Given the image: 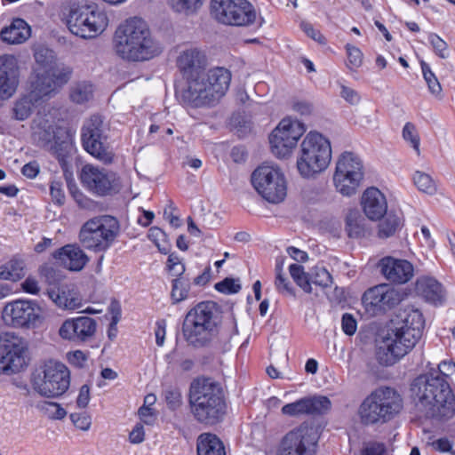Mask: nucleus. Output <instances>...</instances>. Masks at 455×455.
I'll return each mask as SVG.
<instances>
[{
  "label": "nucleus",
  "mask_w": 455,
  "mask_h": 455,
  "mask_svg": "<svg viewBox=\"0 0 455 455\" xmlns=\"http://www.w3.org/2000/svg\"><path fill=\"white\" fill-rule=\"evenodd\" d=\"M455 363L441 362L436 369L418 376L411 384V392L429 419L446 420L455 414V395L451 388V376Z\"/></svg>",
  "instance_id": "f257e3e1"
},
{
  "label": "nucleus",
  "mask_w": 455,
  "mask_h": 455,
  "mask_svg": "<svg viewBox=\"0 0 455 455\" xmlns=\"http://www.w3.org/2000/svg\"><path fill=\"white\" fill-rule=\"evenodd\" d=\"M113 41L116 54L128 61L148 60L159 52L148 24L139 17L120 24Z\"/></svg>",
  "instance_id": "f03ea898"
},
{
  "label": "nucleus",
  "mask_w": 455,
  "mask_h": 455,
  "mask_svg": "<svg viewBox=\"0 0 455 455\" xmlns=\"http://www.w3.org/2000/svg\"><path fill=\"white\" fill-rule=\"evenodd\" d=\"M220 324L221 310L218 303L201 301L187 312L182 323V335L189 346L206 347L218 338Z\"/></svg>",
  "instance_id": "7ed1b4c3"
},
{
  "label": "nucleus",
  "mask_w": 455,
  "mask_h": 455,
  "mask_svg": "<svg viewBox=\"0 0 455 455\" xmlns=\"http://www.w3.org/2000/svg\"><path fill=\"white\" fill-rule=\"evenodd\" d=\"M188 402L195 421L204 427L220 423L227 414L223 389L209 379L192 384Z\"/></svg>",
  "instance_id": "20e7f679"
},
{
  "label": "nucleus",
  "mask_w": 455,
  "mask_h": 455,
  "mask_svg": "<svg viewBox=\"0 0 455 455\" xmlns=\"http://www.w3.org/2000/svg\"><path fill=\"white\" fill-rule=\"evenodd\" d=\"M403 410V398L395 387L380 386L372 390L358 408L360 422L364 426L387 424Z\"/></svg>",
  "instance_id": "39448f33"
},
{
  "label": "nucleus",
  "mask_w": 455,
  "mask_h": 455,
  "mask_svg": "<svg viewBox=\"0 0 455 455\" xmlns=\"http://www.w3.org/2000/svg\"><path fill=\"white\" fill-rule=\"evenodd\" d=\"M231 72L223 67L204 69L196 79L191 82L186 99L196 107L212 106L228 92L231 82Z\"/></svg>",
  "instance_id": "423d86ee"
},
{
  "label": "nucleus",
  "mask_w": 455,
  "mask_h": 455,
  "mask_svg": "<svg viewBox=\"0 0 455 455\" xmlns=\"http://www.w3.org/2000/svg\"><path fill=\"white\" fill-rule=\"evenodd\" d=\"M331 160L330 140L317 132H309L300 145L297 169L304 178H311L324 171Z\"/></svg>",
  "instance_id": "0eeeda50"
},
{
  "label": "nucleus",
  "mask_w": 455,
  "mask_h": 455,
  "mask_svg": "<svg viewBox=\"0 0 455 455\" xmlns=\"http://www.w3.org/2000/svg\"><path fill=\"white\" fill-rule=\"evenodd\" d=\"M70 381L68 367L58 360L48 359L37 368L33 385L41 395L55 398L61 396L68 390Z\"/></svg>",
  "instance_id": "6e6552de"
},
{
  "label": "nucleus",
  "mask_w": 455,
  "mask_h": 455,
  "mask_svg": "<svg viewBox=\"0 0 455 455\" xmlns=\"http://www.w3.org/2000/svg\"><path fill=\"white\" fill-rule=\"evenodd\" d=\"M119 233L116 218L103 215L88 220L79 232L82 245L95 252L106 251L114 243Z\"/></svg>",
  "instance_id": "1a4fd4ad"
},
{
  "label": "nucleus",
  "mask_w": 455,
  "mask_h": 455,
  "mask_svg": "<svg viewBox=\"0 0 455 455\" xmlns=\"http://www.w3.org/2000/svg\"><path fill=\"white\" fill-rule=\"evenodd\" d=\"M81 144L85 152L105 164L114 162L115 153L108 143V136L100 115L91 116L81 128Z\"/></svg>",
  "instance_id": "9d476101"
},
{
  "label": "nucleus",
  "mask_w": 455,
  "mask_h": 455,
  "mask_svg": "<svg viewBox=\"0 0 455 455\" xmlns=\"http://www.w3.org/2000/svg\"><path fill=\"white\" fill-rule=\"evenodd\" d=\"M108 25L105 11L96 4L79 6L71 10L68 26L69 30L82 38H94L103 33Z\"/></svg>",
  "instance_id": "9b49d317"
},
{
  "label": "nucleus",
  "mask_w": 455,
  "mask_h": 455,
  "mask_svg": "<svg viewBox=\"0 0 455 455\" xmlns=\"http://www.w3.org/2000/svg\"><path fill=\"white\" fill-rule=\"evenodd\" d=\"M363 164L353 152L342 153L336 164L333 183L338 192L346 196L355 195L363 180Z\"/></svg>",
  "instance_id": "f8f14e48"
},
{
  "label": "nucleus",
  "mask_w": 455,
  "mask_h": 455,
  "mask_svg": "<svg viewBox=\"0 0 455 455\" xmlns=\"http://www.w3.org/2000/svg\"><path fill=\"white\" fill-rule=\"evenodd\" d=\"M211 13L219 23L233 27H249L257 18L248 0H212Z\"/></svg>",
  "instance_id": "ddd939ff"
},
{
  "label": "nucleus",
  "mask_w": 455,
  "mask_h": 455,
  "mask_svg": "<svg viewBox=\"0 0 455 455\" xmlns=\"http://www.w3.org/2000/svg\"><path fill=\"white\" fill-rule=\"evenodd\" d=\"M251 183L256 191L269 203L278 204L286 197V180L277 166H259L251 174Z\"/></svg>",
  "instance_id": "4468645a"
},
{
  "label": "nucleus",
  "mask_w": 455,
  "mask_h": 455,
  "mask_svg": "<svg viewBox=\"0 0 455 455\" xmlns=\"http://www.w3.org/2000/svg\"><path fill=\"white\" fill-rule=\"evenodd\" d=\"M404 316L400 326L394 331L392 342L398 348V354L407 355L422 337L425 327V319L420 310L414 307H406Z\"/></svg>",
  "instance_id": "2eb2a0df"
},
{
  "label": "nucleus",
  "mask_w": 455,
  "mask_h": 455,
  "mask_svg": "<svg viewBox=\"0 0 455 455\" xmlns=\"http://www.w3.org/2000/svg\"><path fill=\"white\" fill-rule=\"evenodd\" d=\"M318 439L314 427L303 423L283 436L276 455H315Z\"/></svg>",
  "instance_id": "dca6fc26"
},
{
  "label": "nucleus",
  "mask_w": 455,
  "mask_h": 455,
  "mask_svg": "<svg viewBox=\"0 0 455 455\" xmlns=\"http://www.w3.org/2000/svg\"><path fill=\"white\" fill-rule=\"evenodd\" d=\"M304 132L305 128L299 121L282 119L269 135L272 153L279 158L289 156Z\"/></svg>",
  "instance_id": "f3484780"
},
{
  "label": "nucleus",
  "mask_w": 455,
  "mask_h": 455,
  "mask_svg": "<svg viewBox=\"0 0 455 455\" xmlns=\"http://www.w3.org/2000/svg\"><path fill=\"white\" fill-rule=\"evenodd\" d=\"M38 304L28 299H15L5 304L2 318L5 324L14 328L35 326L40 318Z\"/></svg>",
  "instance_id": "a211bd4d"
},
{
  "label": "nucleus",
  "mask_w": 455,
  "mask_h": 455,
  "mask_svg": "<svg viewBox=\"0 0 455 455\" xmlns=\"http://www.w3.org/2000/svg\"><path fill=\"white\" fill-rule=\"evenodd\" d=\"M25 353L23 339L14 333L5 332L0 337V371H21L27 365Z\"/></svg>",
  "instance_id": "6ab92c4d"
},
{
  "label": "nucleus",
  "mask_w": 455,
  "mask_h": 455,
  "mask_svg": "<svg viewBox=\"0 0 455 455\" xmlns=\"http://www.w3.org/2000/svg\"><path fill=\"white\" fill-rule=\"evenodd\" d=\"M80 180L90 192L100 196L111 195L119 186V178L116 172L92 164L83 166Z\"/></svg>",
  "instance_id": "aec40b11"
},
{
  "label": "nucleus",
  "mask_w": 455,
  "mask_h": 455,
  "mask_svg": "<svg viewBox=\"0 0 455 455\" xmlns=\"http://www.w3.org/2000/svg\"><path fill=\"white\" fill-rule=\"evenodd\" d=\"M405 297L404 291L397 290L390 284L382 283L365 291L362 301L367 311L376 314L378 311L394 308Z\"/></svg>",
  "instance_id": "412c9836"
},
{
  "label": "nucleus",
  "mask_w": 455,
  "mask_h": 455,
  "mask_svg": "<svg viewBox=\"0 0 455 455\" xmlns=\"http://www.w3.org/2000/svg\"><path fill=\"white\" fill-rule=\"evenodd\" d=\"M97 331V322L89 316L66 319L59 329V336L69 342L80 344L92 339Z\"/></svg>",
  "instance_id": "4be33fe9"
},
{
  "label": "nucleus",
  "mask_w": 455,
  "mask_h": 455,
  "mask_svg": "<svg viewBox=\"0 0 455 455\" xmlns=\"http://www.w3.org/2000/svg\"><path fill=\"white\" fill-rule=\"evenodd\" d=\"M20 69L19 60L12 54L0 56V100L12 98L20 84Z\"/></svg>",
  "instance_id": "5701e85b"
},
{
  "label": "nucleus",
  "mask_w": 455,
  "mask_h": 455,
  "mask_svg": "<svg viewBox=\"0 0 455 455\" xmlns=\"http://www.w3.org/2000/svg\"><path fill=\"white\" fill-rule=\"evenodd\" d=\"M331 403L327 396L303 397L283 406L282 413L290 417L300 415H323L327 413Z\"/></svg>",
  "instance_id": "b1692460"
},
{
  "label": "nucleus",
  "mask_w": 455,
  "mask_h": 455,
  "mask_svg": "<svg viewBox=\"0 0 455 455\" xmlns=\"http://www.w3.org/2000/svg\"><path fill=\"white\" fill-rule=\"evenodd\" d=\"M379 265L381 274L391 283L404 284L414 275L413 265L407 259L386 256L379 260Z\"/></svg>",
  "instance_id": "393cba45"
},
{
  "label": "nucleus",
  "mask_w": 455,
  "mask_h": 455,
  "mask_svg": "<svg viewBox=\"0 0 455 455\" xmlns=\"http://www.w3.org/2000/svg\"><path fill=\"white\" fill-rule=\"evenodd\" d=\"M205 56L197 49H188L183 51L177 59V67L179 68L183 78L187 81L188 89L190 90L191 82L204 69Z\"/></svg>",
  "instance_id": "a878e982"
},
{
  "label": "nucleus",
  "mask_w": 455,
  "mask_h": 455,
  "mask_svg": "<svg viewBox=\"0 0 455 455\" xmlns=\"http://www.w3.org/2000/svg\"><path fill=\"white\" fill-rule=\"evenodd\" d=\"M72 75V68L69 67L58 68L55 65L52 68L50 73L44 76H39L38 78L33 79L34 86L39 93L44 95L46 98L55 92L60 87L66 84Z\"/></svg>",
  "instance_id": "bb28decb"
},
{
  "label": "nucleus",
  "mask_w": 455,
  "mask_h": 455,
  "mask_svg": "<svg viewBox=\"0 0 455 455\" xmlns=\"http://www.w3.org/2000/svg\"><path fill=\"white\" fill-rule=\"evenodd\" d=\"M363 210L372 220H380L387 212V204L383 193L377 188H368L362 197Z\"/></svg>",
  "instance_id": "cd10ccee"
},
{
  "label": "nucleus",
  "mask_w": 455,
  "mask_h": 455,
  "mask_svg": "<svg viewBox=\"0 0 455 455\" xmlns=\"http://www.w3.org/2000/svg\"><path fill=\"white\" fill-rule=\"evenodd\" d=\"M52 258L71 271H80L88 261L84 251L75 244H66L56 250L52 253Z\"/></svg>",
  "instance_id": "c85d7f7f"
},
{
  "label": "nucleus",
  "mask_w": 455,
  "mask_h": 455,
  "mask_svg": "<svg viewBox=\"0 0 455 455\" xmlns=\"http://www.w3.org/2000/svg\"><path fill=\"white\" fill-rule=\"evenodd\" d=\"M34 86L33 82H30L29 92L19 97L12 107V116L15 120L24 121L27 120L33 113V109L36 103L46 98L44 95L39 93Z\"/></svg>",
  "instance_id": "c756f323"
},
{
  "label": "nucleus",
  "mask_w": 455,
  "mask_h": 455,
  "mask_svg": "<svg viewBox=\"0 0 455 455\" xmlns=\"http://www.w3.org/2000/svg\"><path fill=\"white\" fill-rule=\"evenodd\" d=\"M415 291L426 301L435 305L441 304L444 299L442 284L431 276L418 277L415 283Z\"/></svg>",
  "instance_id": "7c9ffc66"
},
{
  "label": "nucleus",
  "mask_w": 455,
  "mask_h": 455,
  "mask_svg": "<svg viewBox=\"0 0 455 455\" xmlns=\"http://www.w3.org/2000/svg\"><path fill=\"white\" fill-rule=\"evenodd\" d=\"M30 36V27L20 18L13 19L11 24L0 32V38L9 44L24 43Z\"/></svg>",
  "instance_id": "2f4dec72"
},
{
  "label": "nucleus",
  "mask_w": 455,
  "mask_h": 455,
  "mask_svg": "<svg viewBox=\"0 0 455 455\" xmlns=\"http://www.w3.org/2000/svg\"><path fill=\"white\" fill-rule=\"evenodd\" d=\"M196 455H227L223 441L214 433H201L196 441Z\"/></svg>",
  "instance_id": "473e14b6"
},
{
  "label": "nucleus",
  "mask_w": 455,
  "mask_h": 455,
  "mask_svg": "<svg viewBox=\"0 0 455 455\" xmlns=\"http://www.w3.org/2000/svg\"><path fill=\"white\" fill-rule=\"evenodd\" d=\"M378 224V237L387 239L400 232L404 226V218L402 212H387Z\"/></svg>",
  "instance_id": "72a5a7b5"
},
{
  "label": "nucleus",
  "mask_w": 455,
  "mask_h": 455,
  "mask_svg": "<svg viewBox=\"0 0 455 455\" xmlns=\"http://www.w3.org/2000/svg\"><path fill=\"white\" fill-rule=\"evenodd\" d=\"M33 55L35 59L33 79H36L39 76L50 73L52 68L55 65V52L44 45H39L34 49Z\"/></svg>",
  "instance_id": "f704fd0d"
},
{
  "label": "nucleus",
  "mask_w": 455,
  "mask_h": 455,
  "mask_svg": "<svg viewBox=\"0 0 455 455\" xmlns=\"http://www.w3.org/2000/svg\"><path fill=\"white\" fill-rule=\"evenodd\" d=\"M25 276V264L22 259L12 258L0 266V280L17 282Z\"/></svg>",
  "instance_id": "c9c22d12"
},
{
  "label": "nucleus",
  "mask_w": 455,
  "mask_h": 455,
  "mask_svg": "<svg viewBox=\"0 0 455 455\" xmlns=\"http://www.w3.org/2000/svg\"><path fill=\"white\" fill-rule=\"evenodd\" d=\"M345 230L350 238H361L365 235L364 220L357 211H350L347 214Z\"/></svg>",
  "instance_id": "e433bc0d"
},
{
  "label": "nucleus",
  "mask_w": 455,
  "mask_h": 455,
  "mask_svg": "<svg viewBox=\"0 0 455 455\" xmlns=\"http://www.w3.org/2000/svg\"><path fill=\"white\" fill-rule=\"evenodd\" d=\"M190 291V282L183 275L176 276L172 282L171 299L173 304L188 299Z\"/></svg>",
  "instance_id": "4c0bfd02"
},
{
  "label": "nucleus",
  "mask_w": 455,
  "mask_h": 455,
  "mask_svg": "<svg viewBox=\"0 0 455 455\" xmlns=\"http://www.w3.org/2000/svg\"><path fill=\"white\" fill-rule=\"evenodd\" d=\"M398 348L392 342L387 347H379L376 350V360L382 366H390L395 364L404 355L398 354Z\"/></svg>",
  "instance_id": "58836bf2"
},
{
  "label": "nucleus",
  "mask_w": 455,
  "mask_h": 455,
  "mask_svg": "<svg viewBox=\"0 0 455 455\" xmlns=\"http://www.w3.org/2000/svg\"><path fill=\"white\" fill-rule=\"evenodd\" d=\"M167 2L175 12L191 15L202 7L204 0H167Z\"/></svg>",
  "instance_id": "ea45409f"
},
{
  "label": "nucleus",
  "mask_w": 455,
  "mask_h": 455,
  "mask_svg": "<svg viewBox=\"0 0 455 455\" xmlns=\"http://www.w3.org/2000/svg\"><path fill=\"white\" fill-rule=\"evenodd\" d=\"M148 238L156 246L163 254L169 253L170 243L166 233L158 227H151L148 232Z\"/></svg>",
  "instance_id": "a19ab883"
},
{
  "label": "nucleus",
  "mask_w": 455,
  "mask_h": 455,
  "mask_svg": "<svg viewBox=\"0 0 455 455\" xmlns=\"http://www.w3.org/2000/svg\"><path fill=\"white\" fill-rule=\"evenodd\" d=\"M412 179L414 185L419 191L427 195H434L436 192V184L429 174L417 171Z\"/></svg>",
  "instance_id": "79ce46f5"
},
{
  "label": "nucleus",
  "mask_w": 455,
  "mask_h": 455,
  "mask_svg": "<svg viewBox=\"0 0 455 455\" xmlns=\"http://www.w3.org/2000/svg\"><path fill=\"white\" fill-rule=\"evenodd\" d=\"M93 86L90 83H80L70 91V99L73 102L83 104L92 98Z\"/></svg>",
  "instance_id": "37998d69"
},
{
  "label": "nucleus",
  "mask_w": 455,
  "mask_h": 455,
  "mask_svg": "<svg viewBox=\"0 0 455 455\" xmlns=\"http://www.w3.org/2000/svg\"><path fill=\"white\" fill-rule=\"evenodd\" d=\"M419 64L423 78L427 84L429 92L434 95H440L442 92V86L437 76L433 72L430 66L423 60L419 61Z\"/></svg>",
  "instance_id": "c03bdc74"
},
{
  "label": "nucleus",
  "mask_w": 455,
  "mask_h": 455,
  "mask_svg": "<svg viewBox=\"0 0 455 455\" xmlns=\"http://www.w3.org/2000/svg\"><path fill=\"white\" fill-rule=\"evenodd\" d=\"M310 280L312 283L321 288H327L332 283V276L323 267L315 266L311 269Z\"/></svg>",
  "instance_id": "a18cd8bd"
},
{
  "label": "nucleus",
  "mask_w": 455,
  "mask_h": 455,
  "mask_svg": "<svg viewBox=\"0 0 455 455\" xmlns=\"http://www.w3.org/2000/svg\"><path fill=\"white\" fill-rule=\"evenodd\" d=\"M345 50L347 57V67L355 72L363 65V54L358 47L351 44H347Z\"/></svg>",
  "instance_id": "49530a36"
},
{
  "label": "nucleus",
  "mask_w": 455,
  "mask_h": 455,
  "mask_svg": "<svg viewBox=\"0 0 455 455\" xmlns=\"http://www.w3.org/2000/svg\"><path fill=\"white\" fill-rule=\"evenodd\" d=\"M51 298L54 300V302L61 307L67 308V309H76L80 307L81 303L78 297H73L70 296L69 293H66L64 291L61 292L55 293L52 291L51 293Z\"/></svg>",
  "instance_id": "de8ad7c7"
},
{
  "label": "nucleus",
  "mask_w": 455,
  "mask_h": 455,
  "mask_svg": "<svg viewBox=\"0 0 455 455\" xmlns=\"http://www.w3.org/2000/svg\"><path fill=\"white\" fill-rule=\"evenodd\" d=\"M403 139L411 143L418 156L420 155V138L414 124L407 122L403 128Z\"/></svg>",
  "instance_id": "09e8293b"
},
{
  "label": "nucleus",
  "mask_w": 455,
  "mask_h": 455,
  "mask_svg": "<svg viewBox=\"0 0 455 455\" xmlns=\"http://www.w3.org/2000/svg\"><path fill=\"white\" fill-rule=\"evenodd\" d=\"M427 40L436 56L440 59L448 58V44L440 36L435 33H430L427 36Z\"/></svg>",
  "instance_id": "8fccbe9b"
},
{
  "label": "nucleus",
  "mask_w": 455,
  "mask_h": 455,
  "mask_svg": "<svg viewBox=\"0 0 455 455\" xmlns=\"http://www.w3.org/2000/svg\"><path fill=\"white\" fill-rule=\"evenodd\" d=\"M44 133L41 135V139L46 143H54L60 144V134L64 132V130L54 124H46V122L44 124Z\"/></svg>",
  "instance_id": "3c124183"
},
{
  "label": "nucleus",
  "mask_w": 455,
  "mask_h": 455,
  "mask_svg": "<svg viewBox=\"0 0 455 455\" xmlns=\"http://www.w3.org/2000/svg\"><path fill=\"white\" fill-rule=\"evenodd\" d=\"M166 268L172 275L175 276L183 275L186 270L185 264L182 262L181 259L176 252L169 253L166 262Z\"/></svg>",
  "instance_id": "603ef678"
},
{
  "label": "nucleus",
  "mask_w": 455,
  "mask_h": 455,
  "mask_svg": "<svg viewBox=\"0 0 455 455\" xmlns=\"http://www.w3.org/2000/svg\"><path fill=\"white\" fill-rule=\"evenodd\" d=\"M215 289L220 293L235 294L241 290V284L234 278L226 277L215 284Z\"/></svg>",
  "instance_id": "864d4df0"
},
{
  "label": "nucleus",
  "mask_w": 455,
  "mask_h": 455,
  "mask_svg": "<svg viewBox=\"0 0 455 455\" xmlns=\"http://www.w3.org/2000/svg\"><path fill=\"white\" fill-rule=\"evenodd\" d=\"M275 286L276 291L281 294L295 296V292L290 282L283 275L282 269L278 267H276Z\"/></svg>",
  "instance_id": "5fc2aeb1"
},
{
  "label": "nucleus",
  "mask_w": 455,
  "mask_h": 455,
  "mask_svg": "<svg viewBox=\"0 0 455 455\" xmlns=\"http://www.w3.org/2000/svg\"><path fill=\"white\" fill-rule=\"evenodd\" d=\"M50 195L54 204L61 206L65 204L66 196L63 184L60 180H52L50 184Z\"/></svg>",
  "instance_id": "6e6d98bb"
},
{
  "label": "nucleus",
  "mask_w": 455,
  "mask_h": 455,
  "mask_svg": "<svg viewBox=\"0 0 455 455\" xmlns=\"http://www.w3.org/2000/svg\"><path fill=\"white\" fill-rule=\"evenodd\" d=\"M164 400L168 408L175 411L182 404V395L177 388H169L164 390Z\"/></svg>",
  "instance_id": "4d7b16f0"
},
{
  "label": "nucleus",
  "mask_w": 455,
  "mask_h": 455,
  "mask_svg": "<svg viewBox=\"0 0 455 455\" xmlns=\"http://www.w3.org/2000/svg\"><path fill=\"white\" fill-rule=\"evenodd\" d=\"M38 273L48 284H55L60 280L59 271L48 263L42 265L38 269Z\"/></svg>",
  "instance_id": "13d9d810"
},
{
  "label": "nucleus",
  "mask_w": 455,
  "mask_h": 455,
  "mask_svg": "<svg viewBox=\"0 0 455 455\" xmlns=\"http://www.w3.org/2000/svg\"><path fill=\"white\" fill-rule=\"evenodd\" d=\"M70 419L76 428L83 431L89 430L92 425V418L86 412L71 413Z\"/></svg>",
  "instance_id": "bf43d9fd"
},
{
  "label": "nucleus",
  "mask_w": 455,
  "mask_h": 455,
  "mask_svg": "<svg viewBox=\"0 0 455 455\" xmlns=\"http://www.w3.org/2000/svg\"><path fill=\"white\" fill-rule=\"evenodd\" d=\"M361 455H387V447L380 442H369L362 449Z\"/></svg>",
  "instance_id": "052dcab7"
},
{
  "label": "nucleus",
  "mask_w": 455,
  "mask_h": 455,
  "mask_svg": "<svg viewBox=\"0 0 455 455\" xmlns=\"http://www.w3.org/2000/svg\"><path fill=\"white\" fill-rule=\"evenodd\" d=\"M341 329L347 336H352L357 330V322L354 315L349 313H345L341 318Z\"/></svg>",
  "instance_id": "680f3d73"
},
{
  "label": "nucleus",
  "mask_w": 455,
  "mask_h": 455,
  "mask_svg": "<svg viewBox=\"0 0 455 455\" xmlns=\"http://www.w3.org/2000/svg\"><path fill=\"white\" fill-rule=\"evenodd\" d=\"M301 28L305 32V34L315 40V42L325 44L327 40L326 37L321 33L320 30L314 28V26L309 22H302Z\"/></svg>",
  "instance_id": "e2e57ef3"
},
{
  "label": "nucleus",
  "mask_w": 455,
  "mask_h": 455,
  "mask_svg": "<svg viewBox=\"0 0 455 455\" xmlns=\"http://www.w3.org/2000/svg\"><path fill=\"white\" fill-rule=\"evenodd\" d=\"M138 414L141 421L146 425H153L156 419V413L155 409L147 405H142L139 409Z\"/></svg>",
  "instance_id": "0e129e2a"
},
{
  "label": "nucleus",
  "mask_w": 455,
  "mask_h": 455,
  "mask_svg": "<svg viewBox=\"0 0 455 455\" xmlns=\"http://www.w3.org/2000/svg\"><path fill=\"white\" fill-rule=\"evenodd\" d=\"M340 96L351 105L357 104L361 100L359 93L355 90L343 84L340 86Z\"/></svg>",
  "instance_id": "69168bd1"
},
{
  "label": "nucleus",
  "mask_w": 455,
  "mask_h": 455,
  "mask_svg": "<svg viewBox=\"0 0 455 455\" xmlns=\"http://www.w3.org/2000/svg\"><path fill=\"white\" fill-rule=\"evenodd\" d=\"M39 172L40 165L36 160L27 163L21 168L22 175L29 180L35 179L39 174Z\"/></svg>",
  "instance_id": "338daca9"
},
{
  "label": "nucleus",
  "mask_w": 455,
  "mask_h": 455,
  "mask_svg": "<svg viewBox=\"0 0 455 455\" xmlns=\"http://www.w3.org/2000/svg\"><path fill=\"white\" fill-rule=\"evenodd\" d=\"M45 410L52 419H61L65 418L67 411L57 403H46Z\"/></svg>",
  "instance_id": "774afa93"
}]
</instances>
